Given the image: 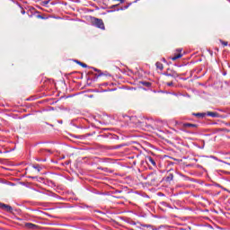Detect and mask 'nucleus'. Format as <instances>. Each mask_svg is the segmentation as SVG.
Returning a JSON list of instances; mask_svg holds the SVG:
<instances>
[{
	"mask_svg": "<svg viewBox=\"0 0 230 230\" xmlns=\"http://www.w3.org/2000/svg\"><path fill=\"white\" fill-rule=\"evenodd\" d=\"M25 227H27V229H32V230H37L39 229V226L33 224V223H26L25 224Z\"/></svg>",
	"mask_w": 230,
	"mask_h": 230,
	"instance_id": "4",
	"label": "nucleus"
},
{
	"mask_svg": "<svg viewBox=\"0 0 230 230\" xmlns=\"http://www.w3.org/2000/svg\"><path fill=\"white\" fill-rule=\"evenodd\" d=\"M93 24L101 30H105V24L103 23V20L102 19L94 18Z\"/></svg>",
	"mask_w": 230,
	"mask_h": 230,
	"instance_id": "1",
	"label": "nucleus"
},
{
	"mask_svg": "<svg viewBox=\"0 0 230 230\" xmlns=\"http://www.w3.org/2000/svg\"><path fill=\"white\" fill-rule=\"evenodd\" d=\"M116 6H118V4L112 5L111 8H116Z\"/></svg>",
	"mask_w": 230,
	"mask_h": 230,
	"instance_id": "14",
	"label": "nucleus"
},
{
	"mask_svg": "<svg viewBox=\"0 0 230 230\" xmlns=\"http://www.w3.org/2000/svg\"><path fill=\"white\" fill-rule=\"evenodd\" d=\"M178 58H182V49H177L173 57H171V60H178Z\"/></svg>",
	"mask_w": 230,
	"mask_h": 230,
	"instance_id": "2",
	"label": "nucleus"
},
{
	"mask_svg": "<svg viewBox=\"0 0 230 230\" xmlns=\"http://www.w3.org/2000/svg\"><path fill=\"white\" fill-rule=\"evenodd\" d=\"M166 85H168V87H172V85H173V82L166 83Z\"/></svg>",
	"mask_w": 230,
	"mask_h": 230,
	"instance_id": "11",
	"label": "nucleus"
},
{
	"mask_svg": "<svg viewBox=\"0 0 230 230\" xmlns=\"http://www.w3.org/2000/svg\"><path fill=\"white\" fill-rule=\"evenodd\" d=\"M40 19H42V16H39Z\"/></svg>",
	"mask_w": 230,
	"mask_h": 230,
	"instance_id": "15",
	"label": "nucleus"
},
{
	"mask_svg": "<svg viewBox=\"0 0 230 230\" xmlns=\"http://www.w3.org/2000/svg\"><path fill=\"white\" fill-rule=\"evenodd\" d=\"M183 128H197V125L191 124V123H184Z\"/></svg>",
	"mask_w": 230,
	"mask_h": 230,
	"instance_id": "5",
	"label": "nucleus"
},
{
	"mask_svg": "<svg viewBox=\"0 0 230 230\" xmlns=\"http://www.w3.org/2000/svg\"><path fill=\"white\" fill-rule=\"evenodd\" d=\"M196 116H201V118H204V116H206V114H204V113H197Z\"/></svg>",
	"mask_w": 230,
	"mask_h": 230,
	"instance_id": "12",
	"label": "nucleus"
},
{
	"mask_svg": "<svg viewBox=\"0 0 230 230\" xmlns=\"http://www.w3.org/2000/svg\"><path fill=\"white\" fill-rule=\"evenodd\" d=\"M220 42L223 46H227V41L220 40Z\"/></svg>",
	"mask_w": 230,
	"mask_h": 230,
	"instance_id": "9",
	"label": "nucleus"
},
{
	"mask_svg": "<svg viewBox=\"0 0 230 230\" xmlns=\"http://www.w3.org/2000/svg\"><path fill=\"white\" fill-rule=\"evenodd\" d=\"M155 66L157 69H160V71H163V69L164 68L161 62H156Z\"/></svg>",
	"mask_w": 230,
	"mask_h": 230,
	"instance_id": "7",
	"label": "nucleus"
},
{
	"mask_svg": "<svg viewBox=\"0 0 230 230\" xmlns=\"http://www.w3.org/2000/svg\"><path fill=\"white\" fill-rule=\"evenodd\" d=\"M22 13H25L24 11L22 12Z\"/></svg>",
	"mask_w": 230,
	"mask_h": 230,
	"instance_id": "16",
	"label": "nucleus"
},
{
	"mask_svg": "<svg viewBox=\"0 0 230 230\" xmlns=\"http://www.w3.org/2000/svg\"><path fill=\"white\" fill-rule=\"evenodd\" d=\"M49 3V1H43L42 4H43V6H46V4H48Z\"/></svg>",
	"mask_w": 230,
	"mask_h": 230,
	"instance_id": "13",
	"label": "nucleus"
},
{
	"mask_svg": "<svg viewBox=\"0 0 230 230\" xmlns=\"http://www.w3.org/2000/svg\"><path fill=\"white\" fill-rule=\"evenodd\" d=\"M80 66H82V67H87V65L85 63H82V62H79Z\"/></svg>",
	"mask_w": 230,
	"mask_h": 230,
	"instance_id": "10",
	"label": "nucleus"
},
{
	"mask_svg": "<svg viewBox=\"0 0 230 230\" xmlns=\"http://www.w3.org/2000/svg\"><path fill=\"white\" fill-rule=\"evenodd\" d=\"M148 161L151 164H153V166H155V161L154 160V158L148 157Z\"/></svg>",
	"mask_w": 230,
	"mask_h": 230,
	"instance_id": "8",
	"label": "nucleus"
},
{
	"mask_svg": "<svg viewBox=\"0 0 230 230\" xmlns=\"http://www.w3.org/2000/svg\"><path fill=\"white\" fill-rule=\"evenodd\" d=\"M207 116H211V118H218L217 112L208 111L207 112Z\"/></svg>",
	"mask_w": 230,
	"mask_h": 230,
	"instance_id": "6",
	"label": "nucleus"
},
{
	"mask_svg": "<svg viewBox=\"0 0 230 230\" xmlns=\"http://www.w3.org/2000/svg\"><path fill=\"white\" fill-rule=\"evenodd\" d=\"M0 209H4V211H7L8 213H12L13 211L12 207L4 203H0Z\"/></svg>",
	"mask_w": 230,
	"mask_h": 230,
	"instance_id": "3",
	"label": "nucleus"
}]
</instances>
